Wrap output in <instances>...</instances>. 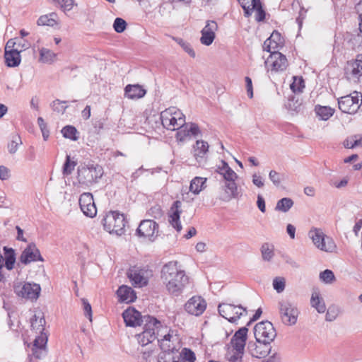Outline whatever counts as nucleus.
Returning <instances> with one entry per match:
<instances>
[{
	"mask_svg": "<svg viewBox=\"0 0 362 362\" xmlns=\"http://www.w3.org/2000/svg\"><path fill=\"white\" fill-rule=\"evenodd\" d=\"M159 344V346L160 347V349L162 351H170V352H178L177 350L175 349L173 344L168 343V341H158Z\"/></svg>",
	"mask_w": 362,
	"mask_h": 362,
	"instance_id": "58",
	"label": "nucleus"
},
{
	"mask_svg": "<svg viewBox=\"0 0 362 362\" xmlns=\"http://www.w3.org/2000/svg\"><path fill=\"white\" fill-rule=\"evenodd\" d=\"M136 233L139 237L153 240L158 233V225L153 220H143L141 221Z\"/></svg>",
	"mask_w": 362,
	"mask_h": 362,
	"instance_id": "13",
	"label": "nucleus"
},
{
	"mask_svg": "<svg viewBox=\"0 0 362 362\" xmlns=\"http://www.w3.org/2000/svg\"><path fill=\"white\" fill-rule=\"evenodd\" d=\"M181 354L182 362H194L196 360L195 354L190 349L184 348Z\"/></svg>",
	"mask_w": 362,
	"mask_h": 362,
	"instance_id": "48",
	"label": "nucleus"
},
{
	"mask_svg": "<svg viewBox=\"0 0 362 362\" xmlns=\"http://www.w3.org/2000/svg\"><path fill=\"white\" fill-rule=\"evenodd\" d=\"M315 110L322 120L329 119L334 113V110L329 106L316 105Z\"/></svg>",
	"mask_w": 362,
	"mask_h": 362,
	"instance_id": "32",
	"label": "nucleus"
},
{
	"mask_svg": "<svg viewBox=\"0 0 362 362\" xmlns=\"http://www.w3.org/2000/svg\"><path fill=\"white\" fill-rule=\"evenodd\" d=\"M256 11V21L258 22L262 21L265 18V12L262 8L260 0H253V4L250 8V15L253 12Z\"/></svg>",
	"mask_w": 362,
	"mask_h": 362,
	"instance_id": "34",
	"label": "nucleus"
},
{
	"mask_svg": "<svg viewBox=\"0 0 362 362\" xmlns=\"http://www.w3.org/2000/svg\"><path fill=\"white\" fill-rule=\"evenodd\" d=\"M247 350L252 357L262 358L271 351V343L261 341H250L247 344Z\"/></svg>",
	"mask_w": 362,
	"mask_h": 362,
	"instance_id": "16",
	"label": "nucleus"
},
{
	"mask_svg": "<svg viewBox=\"0 0 362 362\" xmlns=\"http://www.w3.org/2000/svg\"><path fill=\"white\" fill-rule=\"evenodd\" d=\"M21 143L20 136H16L13 137L11 143L8 145V150L9 153L11 154L15 153L18 150V145Z\"/></svg>",
	"mask_w": 362,
	"mask_h": 362,
	"instance_id": "55",
	"label": "nucleus"
},
{
	"mask_svg": "<svg viewBox=\"0 0 362 362\" xmlns=\"http://www.w3.org/2000/svg\"><path fill=\"white\" fill-rule=\"evenodd\" d=\"M245 349H238L236 347H232L231 350H228L226 358L228 362H242Z\"/></svg>",
	"mask_w": 362,
	"mask_h": 362,
	"instance_id": "31",
	"label": "nucleus"
},
{
	"mask_svg": "<svg viewBox=\"0 0 362 362\" xmlns=\"http://www.w3.org/2000/svg\"><path fill=\"white\" fill-rule=\"evenodd\" d=\"M47 342V338L45 336H37L33 344L32 347H38V348H46V344Z\"/></svg>",
	"mask_w": 362,
	"mask_h": 362,
	"instance_id": "57",
	"label": "nucleus"
},
{
	"mask_svg": "<svg viewBox=\"0 0 362 362\" xmlns=\"http://www.w3.org/2000/svg\"><path fill=\"white\" fill-rule=\"evenodd\" d=\"M216 171L223 175L225 180H233L238 178L237 174L224 160H221V164L217 167Z\"/></svg>",
	"mask_w": 362,
	"mask_h": 362,
	"instance_id": "29",
	"label": "nucleus"
},
{
	"mask_svg": "<svg viewBox=\"0 0 362 362\" xmlns=\"http://www.w3.org/2000/svg\"><path fill=\"white\" fill-rule=\"evenodd\" d=\"M161 327V322L156 317L148 316L142 332L136 334L138 342L142 346L152 343L157 339V330Z\"/></svg>",
	"mask_w": 362,
	"mask_h": 362,
	"instance_id": "4",
	"label": "nucleus"
},
{
	"mask_svg": "<svg viewBox=\"0 0 362 362\" xmlns=\"http://www.w3.org/2000/svg\"><path fill=\"white\" fill-rule=\"evenodd\" d=\"M348 43L352 49H357L362 47V29L358 28L357 34L351 35Z\"/></svg>",
	"mask_w": 362,
	"mask_h": 362,
	"instance_id": "37",
	"label": "nucleus"
},
{
	"mask_svg": "<svg viewBox=\"0 0 362 362\" xmlns=\"http://www.w3.org/2000/svg\"><path fill=\"white\" fill-rule=\"evenodd\" d=\"M16 40L18 48H20V49H18L20 52L28 49L30 47V43L26 40H23V38H16Z\"/></svg>",
	"mask_w": 362,
	"mask_h": 362,
	"instance_id": "63",
	"label": "nucleus"
},
{
	"mask_svg": "<svg viewBox=\"0 0 362 362\" xmlns=\"http://www.w3.org/2000/svg\"><path fill=\"white\" fill-rule=\"evenodd\" d=\"M77 133L78 132L76 127L71 125H66L62 129L63 136L72 141L78 140V136H76Z\"/></svg>",
	"mask_w": 362,
	"mask_h": 362,
	"instance_id": "38",
	"label": "nucleus"
},
{
	"mask_svg": "<svg viewBox=\"0 0 362 362\" xmlns=\"http://www.w3.org/2000/svg\"><path fill=\"white\" fill-rule=\"evenodd\" d=\"M124 321L128 327H136L140 325L141 315L136 309L129 308L125 310L122 313Z\"/></svg>",
	"mask_w": 362,
	"mask_h": 362,
	"instance_id": "21",
	"label": "nucleus"
},
{
	"mask_svg": "<svg viewBox=\"0 0 362 362\" xmlns=\"http://www.w3.org/2000/svg\"><path fill=\"white\" fill-rule=\"evenodd\" d=\"M20 51L12 50L4 52L5 63L8 67H16L21 63Z\"/></svg>",
	"mask_w": 362,
	"mask_h": 362,
	"instance_id": "28",
	"label": "nucleus"
},
{
	"mask_svg": "<svg viewBox=\"0 0 362 362\" xmlns=\"http://www.w3.org/2000/svg\"><path fill=\"white\" fill-rule=\"evenodd\" d=\"M32 354L36 358H42L46 355V348L32 347Z\"/></svg>",
	"mask_w": 362,
	"mask_h": 362,
	"instance_id": "62",
	"label": "nucleus"
},
{
	"mask_svg": "<svg viewBox=\"0 0 362 362\" xmlns=\"http://www.w3.org/2000/svg\"><path fill=\"white\" fill-rule=\"evenodd\" d=\"M45 324V320L43 317H40L35 315L31 319V327L36 332L41 333L44 330Z\"/></svg>",
	"mask_w": 362,
	"mask_h": 362,
	"instance_id": "40",
	"label": "nucleus"
},
{
	"mask_svg": "<svg viewBox=\"0 0 362 362\" xmlns=\"http://www.w3.org/2000/svg\"><path fill=\"white\" fill-rule=\"evenodd\" d=\"M161 278L168 291L175 296H180L189 283V277L184 270L178 268L175 261L169 262L163 267Z\"/></svg>",
	"mask_w": 362,
	"mask_h": 362,
	"instance_id": "1",
	"label": "nucleus"
},
{
	"mask_svg": "<svg viewBox=\"0 0 362 362\" xmlns=\"http://www.w3.org/2000/svg\"><path fill=\"white\" fill-rule=\"evenodd\" d=\"M206 308V303L201 296H192L185 304V310L190 315L199 316Z\"/></svg>",
	"mask_w": 362,
	"mask_h": 362,
	"instance_id": "17",
	"label": "nucleus"
},
{
	"mask_svg": "<svg viewBox=\"0 0 362 362\" xmlns=\"http://www.w3.org/2000/svg\"><path fill=\"white\" fill-rule=\"evenodd\" d=\"M153 350H146L141 352L142 362H153L154 358L153 357Z\"/></svg>",
	"mask_w": 362,
	"mask_h": 362,
	"instance_id": "64",
	"label": "nucleus"
},
{
	"mask_svg": "<svg viewBox=\"0 0 362 362\" xmlns=\"http://www.w3.org/2000/svg\"><path fill=\"white\" fill-rule=\"evenodd\" d=\"M64 13L70 11L74 5V0H54Z\"/></svg>",
	"mask_w": 362,
	"mask_h": 362,
	"instance_id": "52",
	"label": "nucleus"
},
{
	"mask_svg": "<svg viewBox=\"0 0 362 362\" xmlns=\"http://www.w3.org/2000/svg\"><path fill=\"white\" fill-rule=\"evenodd\" d=\"M320 279L325 284H331L334 280V274L332 271L325 269L320 272Z\"/></svg>",
	"mask_w": 362,
	"mask_h": 362,
	"instance_id": "51",
	"label": "nucleus"
},
{
	"mask_svg": "<svg viewBox=\"0 0 362 362\" xmlns=\"http://www.w3.org/2000/svg\"><path fill=\"white\" fill-rule=\"evenodd\" d=\"M127 25V22L124 19L116 18L113 23V28L117 33H122L125 30Z\"/></svg>",
	"mask_w": 362,
	"mask_h": 362,
	"instance_id": "50",
	"label": "nucleus"
},
{
	"mask_svg": "<svg viewBox=\"0 0 362 362\" xmlns=\"http://www.w3.org/2000/svg\"><path fill=\"white\" fill-rule=\"evenodd\" d=\"M296 4L300 7L298 16L296 18V23H298V27L300 29L303 25V21L305 18L307 11L303 6H300L298 1H297L296 2H293L292 4L293 6H294Z\"/></svg>",
	"mask_w": 362,
	"mask_h": 362,
	"instance_id": "56",
	"label": "nucleus"
},
{
	"mask_svg": "<svg viewBox=\"0 0 362 362\" xmlns=\"http://www.w3.org/2000/svg\"><path fill=\"white\" fill-rule=\"evenodd\" d=\"M66 103V101L57 99L52 101V103L50 104V107L53 111L63 115L65 112L66 108L68 107L67 105H64V104H65Z\"/></svg>",
	"mask_w": 362,
	"mask_h": 362,
	"instance_id": "45",
	"label": "nucleus"
},
{
	"mask_svg": "<svg viewBox=\"0 0 362 362\" xmlns=\"http://www.w3.org/2000/svg\"><path fill=\"white\" fill-rule=\"evenodd\" d=\"M360 57L361 55H358L354 60L347 62L344 74L349 81L356 82L362 76V59Z\"/></svg>",
	"mask_w": 362,
	"mask_h": 362,
	"instance_id": "15",
	"label": "nucleus"
},
{
	"mask_svg": "<svg viewBox=\"0 0 362 362\" xmlns=\"http://www.w3.org/2000/svg\"><path fill=\"white\" fill-rule=\"evenodd\" d=\"M267 42L274 45L272 47L274 49H276L279 47L282 46L284 40L279 32L274 31L271 36L267 39Z\"/></svg>",
	"mask_w": 362,
	"mask_h": 362,
	"instance_id": "41",
	"label": "nucleus"
},
{
	"mask_svg": "<svg viewBox=\"0 0 362 362\" xmlns=\"http://www.w3.org/2000/svg\"><path fill=\"white\" fill-rule=\"evenodd\" d=\"M247 332L248 329L247 327H243L237 330L230 340L232 347H236L238 349H245L247 338Z\"/></svg>",
	"mask_w": 362,
	"mask_h": 362,
	"instance_id": "22",
	"label": "nucleus"
},
{
	"mask_svg": "<svg viewBox=\"0 0 362 362\" xmlns=\"http://www.w3.org/2000/svg\"><path fill=\"white\" fill-rule=\"evenodd\" d=\"M175 40L190 57H195V52L189 42L182 38H175Z\"/></svg>",
	"mask_w": 362,
	"mask_h": 362,
	"instance_id": "46",
	"label": "nucleus"
},
{
	"mask_svg": "<svg viewBox=\"0 0 362 362\" xmlns=\"http://www.w3.org/2000/svg\"><path fill=\"white\" fill-rule=\"evenodd\" d=\"M83 308L84 315L87 317L90 321H92V308L90 304L86 299H82Z\"/></svg>",
	"mask_w": 362,
	"mask_h": 362,
	"instance_id": "59",
	"label": "nucleus"
},
{
	"mask_svg": "<svg viewBox=\"0 0 362 362\" xmlns=\"http://www.w3.org/2000/svg\"><path fill=\"white\" fill-rule=\"evenodd\" d=\"M117 295L120 302L127 303L134 301L136 298L134 291L129 286L122 285L117 291Z\"/></svg>",
	"mask_w": 362,
	"mask_h": 362,
	"instance_id": "25",
	"label": "nucleus"
},
{
	"mask_svg": "<svg viewBox=\"0 0 362 362\" xmlns=\"http://www.w3.org/2000/svg\"><path fill=\"white\" fill-rule=\"evenodd\" d=\"M293 205V202L291 198L284 197L277 202L275 210L285 213L288 211Z\"/></svg>",
	"mask_w": 362,
	"mask_h": 362,
	"instance_id": "35",
	"label": "nucleus"
},
{
	"mask_svg": "<svg viewBox=\"0 0 362 362\" xmlns=\"http://www.w3.org/2000/svg\"><path fill=\"white\" fill-rule=\"evenodd\" d=\"M77 173L78 182L89 186L98 182L103 175V169L98 164H88L78 167Z\"/></svg>",
	"mask_w": 362,
	"mask_h": 362,
	"instance_id": "2",
	"label": "nucleus"
},
{
	"mask_svg": "<svg viewBox=\"0 0 362 362\" xmlns=\"http://www.w3.org/2000/svg\"><path fill=\"white\" fill-rule=\"evenodd\" d=\"M56 56L57 54L49 49L42 47L40 49V60L43 63H52Z\"/></svg>",
	"mask_w": 362,
	"mask_h": 362,
	"instance_id": "36",
	"label": "nucleus"
},
{
	"mask_svg": "<svg viewBox=\"0 0 362 362\" xmlns=\"http://www.w3.org/2000/svg\"><path fill=\"white\" fill-rule=\"evenodd\" d=\"M104 229L110 234L121 235L124 233L127 221L123 214L110 211L102 220Z\"/></svg>",
	"mask_w": 362,
	"mask_h": 362,
	"instance_id": "3",
	"label": "nucleus"
},
{
	"mask_svg": "<svg viewBox=\"0 0 362 362\" xmlns=\"http://www.w3.org/2000/svg\"><path fill=\"white\" fill-rule=\"evenodd\" d=\"M23 264H28L32 262L43 261L40 250L34 243H30L22 252L20 258Z\"/></svg>",
	"mask_w": 362,
	"mask_h": 362,
	"instance_id": "18",
	"label": "nucleus"
},
{
	"mask_svg": "<svg viewBox=\"0 0 362 362\" xmlns=\"http://www.w3.org/2000/svg\"><path fill=\"white\" fill-rule=\"evenodd\" d=\"M254 334L257 341L272 342L276 336L273 324L264 320L257 323L254 327Z\"/></svg>",
	"mask_w": 362,
	"mask_h": 362,
	"instance_id": "7",
	"label": "nucleus"
},
{
	"mask_svg": "<svg viewBox=\"0 0 362 362\" xmlns=\"http://www.w3.org/2000/svg\"><path fill=\"white\" fill-rule=\"evenodd\" d=\"M181 128L182 129L177 132L176 138L180 141H184L186 138L189 137V133L187 132V126L184 125L183 127Z\"/></svg>",
	"mask_w": 362,
	"mask_h": 362,
	"instance_id": "61",
	"label": "nucleus"
},
{
	"mask_svg": "<svg viewBox=\"0 0 362 362\" xmlns=\"http://www.w3.org/2000/svg\"><path fill=\"white\" fill-rule=\"evenodd\" d=\"M273 287L274 289L278 293H282L286 286V281L283 277H276L273 280Z\"/></svg>",
	"mask_w": 362,
	"mask_h": 362,
	"instance_id": "47",
	"label": "nucleus"
},
{
	"mask_svg": "<svg viewBox=\"0 0 362 362\" xmlns=\"http://www.w3.org/2000/svg\"><path fill=\"white\" fill-rule=\"evenodd\" d=\"M268 71L279 72L286 70L288 61L285 55L279 52H274L264 62Z\"/></svg>",
	"mask_w": 362,
	"mask_h": 362,
	"instance_id": "11",
	"label": "nucleus"
},
{
	"mask_svg": "<svg viewBox=\"0 0 362 362\" xmlns=\"http://www.w3.org/2000/svg\"><path fill=\"white\" fill-rule=\"evenodd\" d=\"M206 178L195 177L192 180L189 185V191L194 194H198L206 187Z\"/></svg>",
	"mask_w": 362,
	"mask_h": 362,
	"instance_id": "30",
	"label": "nucleus"
},
{
	"mask_svg": "<svg viewBox=\"0 0 362 362\" xmlns=\"http://www.w3.org/2000/svg\"><path fill=\"white\" fill-rule=\"evenodd\" d=\"M284 175L277 173L275 170H271L269 173V178L272 182V183L278 187L281 182L283 180Z\"/></svg>",
	"mask_w": 362,
	"mask_h": 362,
	"instance_id": "53",
	"label": "nucleus"
},
{
	"mask_svg": "<svg viewBox=\"0 0 362 362\" xmlns=\"http://www.w3.org/2000/svg\"><path fill=\"white\" fill-rule=\"evenodd\" d=\"M160 118L164 128L170 130L178 129L177 120L168 108L160 112Z\"/></svg>",
	"mask_w": 362,
	"mask_h": 362,
	"instance_id": "24",
	"label": "nucleus"
},
{
	"mask_svg": "<svg viewBox=\"0 0 362 362\" xmlns=\"http://www.w3.org/2000/svg\"><path fill=\"white\" fill-rule=\"evenodd\" d=\"M218 30L217 23L214 21H207L205 26L201 30L202 36L200 42L206 46L211 45L216 37V31Z\"/></svg>",
	"mask_w": 362,
	"mask_h": 362,
	"instance_id": "19",
	"label": "nucleus"
},
{
	"mask_svg": "<svg viewBox=\"0 0 362 362\" xmlns=\"http://www.w3.org/2000/svg\"><path fill=\"white\" fill-rule=\"evenodd\" d=\"M168 109L170 110L172 115H173V117L176 119L178 128L183 127L185 124V116L184 114L175 107H170Z\"/></svg>",
	"mask_w": 362,
	"mask_h": 362,
	"instance_id": "42",
	"label": "nucleus"
},
{
	"mask_svg": "<svg viewBox=\"0 0 362 362\" xmlns=\"http://www.w3.org/2000/svg\"><path fill=\"white\" fill-rule=\"evenodd\" d=\"M310 304L319 313H324L326 310L325 301L323 298L320 297V291L317 288L313 289V291Z\"/></svg>",
	"mask_w": 362,
	"mask_h": 362,
	"instance_id": "27",
	"label": "nucleus"
},
{
	"mask_svg": "<svg viewBox=\"0 0 362 362\" xmlns=\"http://www.w3.org/2000/svg\"><path fill=\"white\" fill-rule=\"evenodd\" d=\"M244 10L245 16H250V8L253 4V0H237Z\"/></svg>",
	"mask_w": 362,
	"mask_h": 362,
	"instance_id": "54",
	"label": "nucleus"
},
{
	"mask_svg": "<svg viewBox=\"0 0 362 362\" xmlns=\"http://www.w3.org/2000/svg\"><path fill=\"white\" fill-rule=\"evenodd\" d=\"M262 258L264 260L270 261L274 256V251L269 248L268 243H264L261 247Z\"/></svg>",
	"mask_w": 362,
	"mask_h": 362,
	"instance_id": "49",
	"label": "nucleus"
},
{
	"mask_svg": "<svg viewBox=\"0 0 362 362\" xmlns=\"http://www.w3.org/2000/svg\"><path fill=\"white\" fill-rule=\"evenodd\" d=\"M57 15L55 13L44 15L38 18L37 23L38 25H47L53 27L57 24Z\"/></svg>",
	"mask_w": 362,
	"mask_h": 362,
	"instance_id": "33",
	"label": "nucleus"
},
{
	"mask_svg": "<svg viewBox=\"0 0 362 362\" xmlns=\"http://www.w3.org/2000/svg\"><path fill=\"white\" fill-rule=\"evenodd\" d=\"M209 144L203 140H197L194 148V156L199 163H202L206 160V154L209 151Z\"/></svg>",
	"mask_w": 362,
	"mask_h": 362,
	"instance_id": "23",
	"label": "nucleus"
},
{
	"mask_svg": "<svg viewBox=\"0 0 362 362\" xmlns=\"http://www.w3.org/2000/svg\"><path fill=\"white\" fill-rule=\"evenodd\" d=\"M182 212V202L179 200H176L173 203L167 213L168 221L170 226L178 233L182 229L180 222V215Z\"/></svg>",
	"mask_w": 362,
	"mask_h": 362,
	"instance_id": "12",
	"label": "nucleus"
},
{
	"mask_svg": "<svg viewBox=\"0 0 362 362\" xmlns=\"http://www.w3.org/2000/svg\"><path fill=\"white\" fill-rule=\"evenodd\" d=\"M226 183L225 186L227 189L226 192L230 193V194L228 195L229 199L237 197L238 195V187L235 182V180H226Z\"/></svg>",
	"mask_w": 362,
	"mask_h": 362,
	"instance_id": "43",
	"label": "nucleus"
},
{
	"mask_svg": "<svg viewBox=\"0 0 362 362\" xmlns=\"http://www.w3.org/2000/svg\"><path fill=\"white\" fill-rule=\"evenodd\" d=\"M124 92L125 97L132 100L141 98L146 93V90L139 84L127 85L124 88Z\"/></svg>",
	"mask_w": 362,
	"mask_h": 362,
	"instance_id": "26",
	"label": "nucleus"
},
{
	"mask_svg": "<svg viewBox=\"0 0 362 362\" xmlns=\"http://www.w3.org/2000/svg\"><path fill=\"white\" fill-rule=\"evenodd\" d=\"M279 308L284 324L293 325L296 323L299 311L296 304L288 300H282L279 302Z\"/></svg>",
	"mask_w": 362,
	"mask_h": 362,
	"instance_id": "5",
	"label": "nucleus"
},
{
	"mask_svg": "<svg viewBox=\"0 0 362 362\" xmlns=\"http://www.w3.org/2000/svg\"><path fill=\"white\" fill-rule=\"evenodd\" d=\"M77 163L71 160V156L66 155L65 162L63 165L62 173L64 176H68L72 173Z\"/></svg>",
	"mask_w": 362,
	"mask_h": 362,
	"instance_id": "39",
	"label": "nucleus"
},
{
	"mask_svg": "<svg viewBox=\"0 0 362 362\" xmlns=\"http://www.w3.org/2000/svg\"><path fill=\"white\" fill-rule=\"evenodd\" d=\"M146 271L137 267L130 268L127 272L128 278L134 286L142 287L148 284V279L145 276Z\"/></svg>",
	"mask_w": 362,
	"mask_h": 362,
	"instance_id": "20",
	"label": "nucleus"
},
{
	"mask_svg": "<svg viewBox=\"0 0 362 362\" xmlns=\"http://www.w3.org/2000/svg\"><path fill=\"white\" fill-rule=\"evenodd\" d=\"M339 109L344 113L355 114L359 109V95L354 91L350 95L342 96L338 99Z\"/></svg>",
	"mask_w": 362,
	"mask_h": 362,
	"instance_id": "10",
	"label": "nucleus"
},
{
	"mask_svg": "<svg viewBox=\"0 0 362 362\" xmlns=\"http://www.w3.org/2000/svg\"><path fill=\"white\" fill-rule=\"evenodd\" d=\"M218 313L221 316L230 322H235L241 316L246 315L247 308L242 305H235L230 303H221L218 305Z\"/></svg>",
	"mask_w": 362,
	"mask_h": 362,
	"instance_id": "6",
	"label": "nucleus"
},
{
	"mask_svg": "<svg viewBox=\"0 0 362 362\" xmlns=\"http://www.w3.org/2000/svg\"><path fill=\"white\" fill-rule=\"evenodd\" d=\"M157 335L158 341H168V343H170L171 341L172 335L169 332H168V328L166 327H163L162 325L157 330Z\"/></svg>",
	"mask_w": 362,
	"mask_h": 362,
	"instance_id": "44",
	"label": "nucleus"
},
{
	"mask_svg": "<svg viewBox=\"0 0 362 362\" xmlns=\"http://www.w3.org/2000/svg\"><path fill=\"white\" fill-rule=\"evenodd\" d=\"M79 206L85 216L93 218L97 214V208L94 202L93 196L90 192H84L80 195Z\"/></svg>",
	"mask_w": 362,
	"mask_h": 362,
	"instance_id": "14",
	"label": "nucleus"
},
{
	"mask_svg": "<svg viewBox=\"0 0 362 362\" xmlns=\"http://www.w3.org/2000/svg\"><path fill=\"white\" fill-rule=\"evenodd\" d=\"M309 237L312 239L313 244L320 250L332 252L336 248L332 239L325 236L320 229L310 230Z\"/></svg>",
	"mask_w": 362,
	"mask_h": 362,
	"instance_id": "9",
	"label": "nucleus"
},
{
	"mask_svg": "<svg viewBox=\"0 0 362 362\" xmlns=\"http://www.w3.org/2000/svg\"><path fill=\"white\" fill-rule=\"evenodd\" d=\"M13 289L18 297L30 300H37L41 291L39 284L29 282L18 283L15 284Z\"/></svg>",
	"mask_w": 362,
	"mask_h": 362,
	"instance_id": "8",
	"label": "nucleus"
},
{
	"mask_svg": "<svg viewBox=\"0 0 362 362\" xmlns=\"http://www.w3.org/2000/svg\"><path fill=\"white\" fill-rule=\"evenodd\" d=\"M174 352L162 351L156 357L157 362H170V355Z\"/></svg>",
	"mask_w": 362,
	"mask_h": 362,
	"instance_id": "60",
	"label": "nucleus"
}]
</instances>
